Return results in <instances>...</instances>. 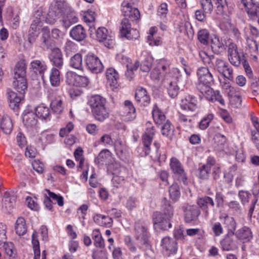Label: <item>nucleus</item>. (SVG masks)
Listing matches in <instances>:
<instances>
[{
	"label": "nucleus",
	"instance_id": "f257e3e1",
	"mask_svg": "<svg viewBox=\"0 0 259 259\" xmlns=\"http://www.w3.org/2000/svg\"><path fill=\"white\" fill-rule=\"evenodd\" d=\"M121 11L124 16L119 28L121 37L127 39H136L139 36L136 29H132V24L140 18V13L137 8H133L127 2H123L121 5Z\"/></svg>",
	"mask_w": 259,
	"mask_h": 259
},
{
	"label": "nucleus",
	"instance_id": "f03ea898",
	"mask_svg": "<svg viewBox=\"0 0 259 259\" xmlns=\"http://www.w3.org/2000/svg\"><path fill=\"white\" fill-rule=\"evenodd\" d=\"M162 203L163 212H154L153 222L155 228L166 230L171 227L170 220L174 214L173 209L169 201L165 198L163 199Z\"/></svg>",
	"mask_w": 259,
	"mask_h": 259
},
{
	"label": "nucleus",
	"instance_id": "7ed1b4c3",
	"mask_svg": "<svg viewBox=\"0 0 259 259\" xmlns=\"http://www.w3.org/2000/svg\"><path fill=\"white\" fill-rule=\"evenodd\" d=\"M106 99L99 95L93 96L89 99L88 104L96 120L103 121L108 117L109 113L106 107Z\"/></svg>",
	"mask_w": 259,
	"mask_h": 259
},
{
	"label": "nucleus",
	"instance_id": "20e7f679",
	"mask_svg": "<svg viewBox=\"0 0 259 259\" xmlns=\"http://www.w3.org/2000/svg\"><path fill=\"white\" fill-rule=\"evenodd\" d=\"M152 115L154 120L157 124L162 125L161 133L166 137L171 136L174 132V127L169 120H166L163 113L154 105L152 110Z\"/></svg>",
	"mask_w": 259,
	"mask_h": 259
},
{
	"label": "nucleus",
	"instance_id": "39448f33",
	"mask_svg": "<svg viewBox=\"0 0 259 259\" xmlns=\"http://www.w3.org/2000/svg\"><path fill=\"white\" fill-rule=\"evenodd\" d=\"M66 81L68 85L72 87L69 92L71 98L75 99L79 96L81 94V76L73 71L68 72L66 74Z\"/></svg>",
	"mask_w": 259,
	"mask_h": 259
},
{
	"label": "nucleus",
	"instance_id": "423d86ee",
	"mask_svg": "<svg viewBox=\"0 0 259 259\" xmlns=\"http://www.w3.org/2000/svg\"><path fill=\"white\" fill-rule=\"evenodd\" d=\"M135 237L137 240L143 244L148 243L150 234L148 229V224L145 221H138L135 224Z\"/></svg>",
	"mask_w": 259,
	"mask_h": 259
},
{
	"label": "nucleus",
	"instance_id": "0eeeda50",
	"mask_svg": "<svg viewBox=\"0 0 259 259\" xmlns=\"http://www.w3.org/2000/svg\"><path fill=\"white\" fill-rule=\"evenodd\" d=\"M182 209L184 212L185 220L188 223L196 221L200 214V209L195 205L185 204Z\"/></svg>",
	"mask_w": 259,
	"mask_h": 259
},
{
	"label": "nucleus",
	"instance_id": "6e6552de",
	"mask_svg": "<svg viewBox=\"0 0 259 259\" xmlns=\"http://www.w3.org/2000/svg\"><path fill=\"white\" fill-rule=\"evenodd\" d=\"M85 62L88 69L93 73H98L102 71L103 65L99 58L93 54H89L85 59Z\"/></svg>",
	"mask_w": 259,
	"mask_h": 259
},
{
	"label": "nucleus",
	"instance_id": "1a4fd4ad",
	"mask_svg": "<svg viewBox=\"0 0 259 259\" xmlns=\"http://www.w3.org/2000/svg\"><path fill=\"white\" fill-rule=\"evenodd\" d=\"M214 69L219 73L222 74L225 78L230 80H233V69L231 67L229 66L228 63L225 61L220 59H217Z\"/></svg>",
	"mask_w": 259,
	"mask_h": 259
},
{
	"label": "nucleus",
	"instance_id": "9d476101",
	"mask_svg": "<svg viewBox=\"0 0 259 259\" xmlns=\"http://www.w3.org/2000/svg\"><path fill=\"white\" fill-rule=\"evenodd\" d=\"M170 166L178 180L186 184L187 178L180 161L176 158H172Z\"/></svg>",
	"mask_w": 259,
	"mask_h": 259
},
{
	"label": "nucleus",
	"instance_id": "9b49d317",
	"mask_svg": "<svg viewBox=\"0 0 259 259\" xmlns=\"http://www.w3.org/2000/svg\"><path fill=\"white\" fill-rule=\"evenodd\" d=\"M96 36L99 41L103 42L107 48L113 47L114 39L111 36L108 35V30L106 28L104 27L98 28L96 31Z\"/></svg>",
	"mask_w": 259,
	"mask_h": 259
},
{
	"label": "nucleus",
	"instance_id": "f8f14e48",
	"mask_svg": "<svg viewBox=\"0 0 259 259\" xmlns=\"http://www.w3.org/2000/svg\"><path fill=\"white\" fill-rule=\"evenodd\" d=\"M22 121L28 130H33L37 127V116L32 111L24 112L22 115Z\"/></svg>",
	"mask_w": 259,
	"mask_h": 259
},
{
	"label": "nucleus",
	"instance_id": "ddd939ff",
	"mask_svg": "<svg viewBox=\"0 0 259 259\" xmlns=\"http://www.w3.org/2000/svg\"><path fill=\"white\" fill-rule=\"evenodd\" d=\"M198 78V84L201 85H210L213 81L212 75L206 67L199 68L197 72Z\"/></svg>",
	"mask_w": 259,
	"mask_h": 259
},
{
	"label": "nucleus",
	"instance_id": "4468645a",
	"mask_svg": "<svg viewBox=\"0 0 259 259\" xmlns=\"http://www.w3.org/2000/svg\"><path fill=\"white\" fill-rule=\"evenodd\" d=\"M228 58L230 63L235 66H238L241 63V58L239 54L236 44L230 43L228 46Z\"/></svg>",
	"mask_w": 259,
	"mask_h": 259
},
{
	"label": "nucleus",
	"instance_id": "2eb2a0df",
	"mask_svg": "<svg viewBox=\"0 0 259 259\" xmlns=\"http://www.w3.org/2000/svg\"><path fill=\"white\" fill-rule=\"evenodd\" d=\"M155 134L154 126L147 127L144 134L142 136V141L145 147V155H148L150 152V146L152 142Z\"/></svg>",
	"mask_w": 259,
	"mask_h": 259
},
{
	"label": "nucleus",
	"instance_id": "dca6fc26",
	"mask_svg": "<svg viewBox=\"0 0 259 259\" xmlns=\"http://www.w3.org/2000/svg\"><path fill=\"white\" fill-rule=\"evenodd\" d=\"M49 59L53 64L56 67L61 68L63 66V55L61 50L58 48H54L51 49Z\"/></svg>",
	"mask_w": 259,
	"mask_h": 259
},
{
	"label": "nucleus",
	"instance_id": "f3484780",
	"mask_svg": "<svg viewBox=\"0 0 259 259\" xmlns=\"http://www.w3.org/2000/svg\"><path fill=\"white\" fill-rule=\"evenodd\" d=\"M177 242L175 239L169 237H164L161 241V246L165 249L166 254L175 253L177 250Z\"/></svg>",
	"mask_w": 259,
	"mask_h": 259
},
{
	"label": "nucleus",
	"instance_id": "a211bd4d",
	"mask_svg": "<svg viewBox=\"0 0 259 259\" xmlns=\"http://www.w3.org/2000/svg\"><path fill=\"white\" fill-rule=\"evenodd\" d=\"M197 100L196 98L192 95H189L184 99L182 100L181 107L184 110L194 111L197 108Z\"/></svg>",
	"mask_w": 259,
	"mask_h": 259
},
{
	"label": "nucleus",
	"instance_id": "6ab92c4d",
	"mask_svg": "<svg viewBox=\"0 0 259 259\" xmlns=\"http://www.w3.org/2000/svg\"><path fill=\"white\" fill-rule=\"evenodd\" d=\"M135 99L137 103L143 106L147 105L150 101V98L147 94V91L143 88H139L136 90Z\"/></svg>",
	"mask_w": 259,
	"mask_h": 259
},
{
	"label": "nucleus",
	"instance_id": "aec40b11",
	"mask_svg": "<svg viewBox=\"0 0 259 259\" xmlns=\"http://www.w3.org/2000/svg\"><path fill=\"white\" fill-rule=\"evenodd\" d=\"M30 69L43 77L45 72L47 69V66L45 62L42 60H34L30 64Z\"/></svg>",
	"mask_w": 259,
	"mask_h": 259
},
{
	"label": "nucleus",
	"instance_id": "412c9836",
	"mask_svg": "<svg viewBox=\"0 0 259 259\" xmlns=\"http://www.w3.org/2000/svg\"><path fill=\"white\" fill-rule=\"evenodd\" d=\"M42 34L40 37V47L44 50H48L51 48L52 40L50 37V30L47 27L42 28Z\"/></svg>",
	"mask_w": 259,
	"mask_h": 259
},
{
	"label": "nucleus",
	"instance_id": "4be33fe9",
	"mask_svg": "<svg viewBox=\"0 0 259 259\" xmlns=\"http://www.w3.org/2000/svg\"><path fill=\"white\" fill-rule=\"evenodd\" d=\"M125 60L126 62V67L127 68L125 72V76L127 79L132 80L135 77L134 71H136L139 67L140 63L138 61H136L134 64L131 63V60L127 57L123 58V60Z\"/></svg>",
	"mask_w": 259,
	"mask_h": 259
},
{
	"label": "nucleus",
	"instance_id": "5701e85b",
	"mask_svg": "<svg viewBox=\"0 0 259 259\" xmlns=\"http://www.w3.org/2000/svg\"><path fill=\"white\" fill-rule=\"evenodd\" d=\"M35 114L38 118L41 120H50L51 118L50 110L48 107L40 104L35 108Z\"/></svg>",
	"mask_w": 259,
	"mask_h": 259
},
{
	"label": "nucleus",
	"instance_id": "b1692460",
	"mask_svg": "<svg viewBox=\"0 0 259 259\" xmlns=\"http://www.w3.org/2000/svg\"><path fill=\"white\" fill-rule=\"evenodd\" d=\"M124 110L125 120L131 121L136 118V109L130 101L124 102Z\"/></svg>",
	"mask_w": 259,
	"mask_h": 259
},
{
	"label": "nucleus",
	"instance_id": "393cba45",
	"mask_svg": "<svg viewBox=\"0 0 259 259\" xmlns=\"http://www.w3.org/2000/svg\"><path fill=\"white\" fill-rule=\"evenodd\" d=\"M234 235L229 234L221 241V245L224 250L229 251L237 248L236 242L233 239Z\"/></svg>",
	"mask_w": 259,
	"mask_h": 259
},
{
	"label": "nucleus",
	"instance_id": "a878e982",
	"mask_svg": "<svg viewBox=\"0 0 259 259\" xmlns=\"http://www.w3.org/2000/svg\"><path fill=\"white\" fill-rule=\"evenodd\" d=\"M235 235L239 240H242L243 242L249 241L252 237L250 229L247 227H244L239 229L236 232Z\"/></svg>",
	"mask_w": 259,
	"mask_h": 259
},
{
	"label": "nucleus",
	"instance_id": "bb28decb",
	"mask_svg": "<svg viewBox=\"0 0 259 259\" xmlns=\"http://www.w3.org/2000/svg\"><path fill=\"white\" fill-rule=\"evenodd\" d=\"M7 95L10 107L14 110L17 108L21 100V97L18 96L16 93L10 90H7Z\"/></svg>",
	"mask_w": 259,
	"mask_h": 259
},
{
	"label": "nucleus",
	"instance_id": "cd10ccee",
	"mask_svg": "<svg viewBox=\"0 0 259 259\" xmlns=\"http://www.w3.org/2000/svg\"><path fill=\"white\" fill-rule=\"evenodd\" d=\"M114 147L117 155L122 157L127 151V147L124 142L120 139H117L114 142Z\"/></svg>",
	"mask_w": 259,
	"mask_h": 259
},
{
	"label": "nucleus",
	"instance_id": "c85d7f7f",
	"mask_svg": "<svg viewBox=\"0 0 259 259\" xmlns=\"http://www.w3.org/2000/svg\"><path fill=\"white\" fill-rule=\"evenodd\" d=\"M63 16V22L65 27H69L71 24L77 22L78 18L75 12L71 10L69 12H66Z\"/></svg>",
	"mask_w": 259,
	"mask_h": 259
},
{
	"label": "nucleus",
	"instance_id": "c756f323",
	"mask_svg": "<svg viewBox=\"0 0 259 259\" xmlns=\"http://www.w3.org/2000/svg\"><path fill=\"white\" fill-rule=\"evenodd\" d=\"M241 2L247 13L253 14L259 8V0H241Z\"/></svg>",
	"mask_w": 259,
	"mask_h": 259
},
{
	"label": "nucleus",
	"instance_id": "7c9ffc66",
	"mask_svg": "<svg viewBox=\"0 0 259 259\" xmlns=\"http://www.w3.org/2000/svg\"><path fill=\"white\" fill-rule=\"evenodd\" d=\"M51 8L57 11V13H59L62 16L65 15L66 12L70 11V8L64 0H56L55 5Z\"/></svg>",
	"mask_w": 259,
	"mask_h": 259
},
{
	"label": "nucleus",
	"instance_id": "2f4dec72",
	"mask_svg": "<svg viewBox=\"0 0 259 259\" xmlns=\"http://www.w3.org/2000/svg\"><path fill=\"white\" fill-rule=\"evenodd\" d=\"M26 64L24 61L17 63L14 70V79L25 77L26 73Z\"/></svg>",
	"mask_w": 259,
	"mask_h": 259
},
{
	"label": "nucleus",
	"instance_id": "473e14b6",
	"mask_svg": "<svg viewBox=\"0 0 259 259\" xmlns=\"http://www.w3.org/2000/svg\"><path fill=\"white\" fill-rule=\"evenodd\" d=\"M94 222L99 225L109 227L112 224V219L108 216L97 214L93 218Z\"/></svg>",
	"mask_w": 259,
	"mask_h": 259
},
{
	"label": "nucleus",
	"instance_id": "72a5a7b5",
	"mask_svg": "<svg viewBox=\"0 0 259 259\" xmlns=\"http://www.w3.org/2000/svg\"><path fill=\"white\" fill-rule=\"evenodd\" d=\"M83 19L87 27H88L89 30L92 32L93 30L95 29L94 24L95 20V13L91 11L85 12Z\"/></svg>",
	"mask_w": 259,
	"mask_h": 259
},
{
	"label": "nucleus",
	"instance_id": "f704fd0d",
	"mask_svg": "<svg viewBox=\"0 0 259 259\" xmlns=\"http://www.w3.org/2000/svg\"><path fill=\"white\" fill-rule=\"evenodd\" d=\"M106 77L111 86L116 87L119 75L117 71L113 68H110L106 71Z\"/></svg>",
	"mask_w": 259,
	"mask_h": 259
},
{
	"label": "nucleus",
	"instance_id": "c9c22d12",
	"mask_svg": "<svg viewBox=\"0 0 259 259\" xmlns=\"http://www.w3.org/2000/svg\"><path fill=\"white\" fill-rule=\"evenodd\" d=\"M13 85L17 91L20 94H23L27 89V84L25 77L14 79Z\"/></svg>",
	"mask_w": 259,
	"mask_h": 259
},
{
	"label": "nucleus",
	"instance_id": "e433bc0d",
	"mask_svg": "<svg viewBox=\"0 0 259 259\" xmlns=\"http://www.w3.org/2000/svg\"><path fill=\"white\" fill-rule=\"evenodd\" d=\"M197 89L208 100L211 101L214 92L210 87V85L197 84Z\"/></svg>",
	"mask_w": 259,
	"mask_h": 259
},
{
	"label": "nucleus",
	"instance_id": "4c0bfd02",
	"mask_svg": "<svg viewBox=\"0 0 259 259\" xmlns=\"http://www.w3.org/2000/svg\"><path fill=\"white\" fill-rule=\"evenodd\" d=\"M216 6V12L218 15H224L226 8L231 3V0H213Z\"/></svg>",
	"mask_w": 259,
	"mask_h": 259
},
{
	"label": "nucleus",
	"instance_id": "58836bf2",
	"mask_svg": "<svg viewBox=\"0 0 259 259\" xmlns=\"http://www.w3.org/2000/svg\"><path fill=\"white\" fill-rule=\"evenodd\" d=\"M16 233L19 236L25 234L27 231L26 222L24 219L19 217L16 221L15 225Z\"/></svg>",
	"mask_w": 259,
	"mask_h": 259
},
{
	"label": "nucleus",
	"instance_id": "ea45409f",
	"mask_svg": "<svg viewBox=\"0 0 259 259\" xmlns=\"http://www.w3.org/2000/svg\"><path fill=\"white\" fill-rule=\"evenodd\" d=\"M50 81L53 87H58L60 83V72L55 67L52 68L50 74Z\"/></svg>",
	"mask_w": 259,
	"mask_h": 259
},
{
	"label": "nucleus",
	"instance_id": "a19ab883",
	"mask_svg": "<svg viewBox=\"0 0 259 259\" xmlns=\"http://www.w3.org/2000/svg\"><path fill=\"white\" fill-rule=\"evenodd\" d=\"M197 203L199 207L203 210H206V211H207L208 206L209 205L211 206H214V205L213 199L208 196H205L198 199L197 200Z\"/></svg>",
	"mask_w": 259,
	"mask_h": 259
},
{
	"label": "nucleus",
	"instance_id": "79ce46f5",
	"mask_svg": "<svg viewBox=\"0 0 259 259\" xmlns=\"http://www.w3.org/2000/svg\"><path fill=\"white\" fill-rule=\"evenodd\" d=\"M1 127L5 134H10L13 129L11 119L8 116L4 117L1 122Z\"/></svg>",
	"mask_w": 259,
	"mask_h": 259
},
{
	"label": "nucleus",
	"instance_id": "37998d69",
	"mask_svg": "<svg viewBox=\"0 0 259 259\" xmlns=\"http://www.w3.org/2000/svg\"><path fill=\"white\" fill-rule=\"evenodd\" d=\"M50 106L52 110L57 114L61 113L63 110L62 101L59 97L52 100Z\"/></svg>",
	"mask_w": 259,
	"mask_h": 259
},
{
	"label": "nucleus",
	"instance_id": "c03bdc74",
	"mask_svg": "<svg viewBox=\"0 0 259 259\" xmlns=\"http://www.w3.org/2000/svg\"><path fill=\"white\" fill-rule=\"evenodd\" d=\"M211 47L213 52L218 53L223 52L225 49L224 44L216 36L211 39Z\"/></svg>",
	"mask_w": 259,
	"mask_h": 259
},
{
	"label": "nucleus",
	"instance_id": "a18cd8bd",
	"mask_svg": "<svg viewBox=\"0 0 259 259\" xmlns=\"http://www.w3.org/2000/svg\"><path fill=\"white\" fill-rule=\"evenodd\" d=\"M62 16L60 15L59 13H57L55 10L50 8L48 13L45 17V22L47 23L53 24H54L57 19L59 18Z\"/></svg>",
	"mask_w": 259,
	"mask_h": 259
},
{
	"label": "nucleus",
	"instance_id": "49530a36",
	"mask_svg": "<svg viewBox=\"0 0 259 259\" xmlns=\"http://www.w3.org/2000/svg\"><path fill=\"white\" fill-rule=\"evenodd\" d=\"M222 87L224 90H226L227 91L229 90L228 92V94H229V95L231 96H234L237 102H238L239 105H241L242 100L240 96H239V95H234L235 90L234 88L231 85L229 82L227 81V80H225L224 82H223Z\"/></svg>",
	"mask_w": 259,
	"mask_h": 259
},
{
	"label": "nucleus",
	"instance_id": "de8ad7c7",
	"mask_svg": "<svg viewBox=\"0 0 259 259\" xmlns=\"http://www.w3.org/2000/svg\"><path fill=\"white\" fill-rule=\"evenodd\" d=\"M32 244L34 252L33 259H39L40 258V249L39 243L37 239L36 232L34 231L32 235Z\"/></svg>",
	"mask_w": 259,
	"mask_h": 259
},
{
	"label": "nucleus",
	"instance_id": "09e8293b",
	"mask_svg": "<svg viewBox=\"0 0 259 259\" xmlns=\"http://www.w3.org/2000/svg\"><path fill=\"white\" fill-rule=\"evenodd\" d=\"M167 92L171 98H174L178 96L179 92V88L177 81H172L169 83L167 87Z\"/></svg>",
	"mask_w": 259,
	"mask_h": 259
},
{
	"label": "nucleus",
	"instance_id": "8fccbe9b",
	"mask_svg": "<svg viewBox=\"0 0 259 259\" xmlns=\"http://www.w3.org/2000/svg\"><path fill=\"white\" fill-rule=\"evenodd\" d=\"M170 198L175 201H177L180 196L179 186L177 183H174L169 188Z\"/></svg>",
	"mask_w": 259,
	"mask_h": 259
},
{
	"label": "nucleus",
	"instance_id": "3c124183",
	"mask_svg": "<svg viewBox=\"0 0 259 259\" xmlns=\"http://www.w3.org/2000/svg\"><path fill=\"white\" fill-rule=\"evenodd\" d=\"M70 66L74 69L81 70V54L77 53L70 58Z\"/></svg>",
	"mask_w": 259,
	"mask_h": 259
},
{
	"label": "nucleus",
	"instance_id": "603ef678",
	"mask_svg": "<svg viewBox=\"0 0 259 259\" xmlns=\"http://www.w3.org/2000/svg\"><path fill=\"white\" fill-rule=\"evenodd\" d=\"M16 199L15 196H10L9 193H6L4 195V205L5 207L10 210L14 207Z\"/></svg>",
	"mask_w": 259,
	"mask_h": 259
},
{
	"label": "nucleus",
	"instance_id": "864d4df0",
	"mask_svg": "<svg viewBox=\"0 0 259 259\" xmlns=\"http://www.w3.org/2000/svg\"><path fill=\"white\" fill-rule=\"evenodd\" d=\"M111 153L108 150H103L99 154L98 156L95 159V162L97 164H104L106 159L110 157Z\"/></svg>",
	"mask_w": 259,
	"mask_h": 259
},
{
	"label": "nucleus",
	"instance_id": "5fc2aeb1",
	"mask_svg": "<svg viewBox=\"0 0 259 259\" xmlns=\"http://www.w3.org/2000/svg\"><path fill=\"white\" fill-rule=\"evenodd\" d=\"M209 33L206 29H202L198 32V39L203 45H207L208 42Z\"/></svg>",
	"mask_w": 259,
	"mask_h": 259
},
{
	"label": "nucleus",
	"instance_id": "6e6d98bb",
	"mask_svg": "<svg viewBox=\"0 0 259 259\" xmlns=\"http://www.w3.org/2000/svg\"><path fill=\"white\" fill-rule=\"evenodd\" d=\"M70 36L77 41H81V25L74 26L70 32Z\"/></svg>",
	"mask_w": 259,
	"mask_h": 259
},
{
	"label": "nucleus",
	"instance_id": "4d7b16f0",
	"mask_svg": "<svg viewBox=\"0 0 259 259\" xmlns=\"http://www.w3.org/2000/svg\"><path fill=\"white\" fill-rule=\"evenodd\" d=\"M153 58L151 56L147 57L141 65L140 69L145 72H149L152 67Z\"/></svg>",
	"mask_w": 259,
	"mask_h": 259
},
{
	"label": "nucleus",
	"instance_id": "13d9d810",
	"mask_svg": "<svg viewBox=\"0 0 259 259\" xmlns=\"http://www.w3.org/2000/svg\"><path fill=\"white\" fill-rule=\"evenodd\" d=\"M238 195L243 205L247 203L249 199L252 197V194L250 192L245 190H240Z\"/></svg>",
	"mask_w": 259,
	"mask_h": 259
},
{
	"label": "nucleus",
	"instance_id": "bf43d9fd",
	"mask_svg": "<svg viewBox=\"0 0 259 259\" xmlns=\"http://www.w3.org/2000/svg\"><path fill=\"white\" fill-rule=\"evenodd\" d=\"M226 224L227 225L228 229L229 231V234H235L234 231L236 228V223L233 218H228L226 219Z\"/></svg>",
	"mask_w": 259,
	"mask_h": 259
},
{
	"label": "nucleus",
	"instance_id": "052dcab7",
	"mask_svg": "<svg viewBox=\"0 0 259 259\" xmlns=\"http://www.w3.org/2000/svg\"><path fill=\"white\" fill-rule=\"evenodd\" d=\"M201 5L205 13H211L213 10L211 0H201Z\"/></svg>",
	"mask_w": 259,
	"mask_h": 259
},
{
	"label": "nucleus",
	"instance_id": "680f3d73",
	"mask_svg": "<svg viewBox=\"0 0 259 259\" xmlns=\"http://www.w3.org/2000/svg\"><path fill=\"white\" fill-rule=\"evenodd\" d=\"M97 234H95L93 236L94 240V244L96 247L100 248H104L105 246L104 241L100 233L97 232Z\"/></svg>",
	"mask_w": 259,
	"mask_h": 259
},
{
	"label": "nucleus",
	"instance_id": "e2e57ef3",
	"mask_svg": "<svg viewBox=\"0 0 259 259\" xmlns=\"http://www.w3.org/2000/svg\"><path fill=\"white\" fill-rule=\"evenodd\" d=\"M77 50V46L75 44L70 40H68L64 46V51L68 55L71 52H75Z\"/></svg>",
	"mask_w": 259,
	"mask_h": 259
},
{
	"label": "nucleus",
	"instance_id": "0e129e2a",
	"mask_svg": "<svg viewBox=\"0 0 259 259\" xmlns=\"http://www.w3.org/2000/svg\"><path fill=\"white\" fill-rule=\"evenodd\" d=\"M199 171L200 178L201 179H206L209 177L210 169L203 165L199 168Z\"/></svg>",
	"mask_w": 259,
	"mask_h": 259
},
{
	"label": "nucleus",
	"instance_id": "69168bd1",
	"mask_svg": "<svg viewBox=\"0 0 259 259\" xmlns=\"http://www.w3.org/2000/svg\"><path fill=\"white\" fill-rule=\"evenodd\" d=\"M18 145L21 148H24L27 144V141L24 135L22 133H19L16 137Z\"/></svg>",
	"mask_w": 259,
	"mask_h": 259
},
{
	"label": "nucleus",
	"instance_id": "338daca9",
	"mask_svg": "<svg viewBox=\"0 0 259 259\" xmlns=\"http://www.w3.org/2000/svg\"><path fill=\"white\" fill-rule=\"evenodd\" d=\"M212 119L213 115L212 114H208L207 117L204 118L200 122V128L202 130L206 129Z\"/></svg>",
	"mask_w": 259,
	"mask_h": 259
},
{
	"label": "nucleus",
	"instance_id": "774afa93",
	"mask_svg": "<svg viewBox=\"0 0 259 259\" xmlns=\"http://www.w3.org/2000/svg\"><path fill=\"white\" fill-rule=\"evenodd\" d=\"M92 257L93 259H108L107 253L104 250H96L95 251Z\"/></svg>",
	"mask_w": 259,
	"mask_h": 259
}]
</instances>
